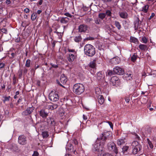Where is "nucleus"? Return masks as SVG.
Segmentation results:
<instances>
[{
  "mask_svg": "<svg viewBox=\"0 0 156 156\" xmlns=\"http://www.w3.org/2000/svg\"><path fill=\"white\" fill-rule=\"evenodd\" d=\"M88 29V26L86 25L82 24L79 26L78 28V31L80 32L85 33Z\"/></svg>",
  "mask_w": 156,
  "mask_h": 156,
  "instance_id": "nucleus-10",
  "label": "nucleus"
},
{
  "mask_svg": "<svg viewBox=\"0 0 156 156\" xmlns=\"http://www.w3.org/2000/svg\"><path fill=\"white\" fill-rule=\"evenodd\" d=\"M109 131L104 132L97 138L96 143L94 145L93 150L94 152L97 151L98 154L101 155L103 152V147L107 137L110 136Z\"/></svg>",
  "mask_w": 156,
  "mask_h": 156,
  "instance_id": "nucleus-1",
  "label": "nucleus"
},
{
  "mask_svg": "<svg viewBox=\"0 0 156 156\" xmlns=\"http://www.w3.org/2000/svg\"><path fill=\"white\" fill-rule=\"evenodd\" d=\"M98 99L99 104L100 105H102L104 102V98L103 96L102 95H100L98 96Z\"/></svg>",
  "mask_w": 156,
  "mask_h": 156,
  "instance_id": "nucleus-21",
  "label": "nucleus"
},
{
  "mask_svg": "<svg viewBox=\"0 0 156 156\" xmlns=\"http://www.w3.org/2000/svg\"><path fill=\"white\" fill-rule=\"evenodd\" d=\"M120 83V80L116 76L112 77L110 80V83L113 86H118Z\"/></svg>",
  "mask_w": 156,
  "mask_h": 156,
  "instance_id": "nucleus-5",
  "label": "nucleus"
},
{
  "mask_svg": "<svg viewBox=\"0 0 156 156\" xmlns=\"http://www.w3.org/2000/svg\"><path fill=\"white\" fill-rule=\"evenodd\" d=\"M130 41L136 44H138V39L136 38L133 37H130Z\"/></svg>",
  "mask_w": 156,
  "mask_h": 156,
  "instance_id": "nucleus-26",
  "label": "nucleus"
},
{
  "mask_svg": "<svg viewBox=\"0 0 156 156\" xmlns=\"http://www.w3.org/2000/svg\"><path fill=\"white\" fill-rule=\"evenodd\" d=\"M69 18L67 17L62 18L60 20V22L62 23H68Z\"/></svg>",
  "mask_w": 156,
  "mask_h": 156,
  "instance_id": "nucleus-27",
  "label": "nucleus"
},
{
  "mask_svg": "<svg viewBox=\"0 0 156 156\" xmlns=\"http://www.w3.org/2000/svg\"><path fill=\"white\" fill-rule=\"evenodd\" d=\"M50 65L51 66V68H57L58 67V66L57 65L55 64L52 63H50Z\"/></svg>",
  "mask_w": 156,
  "mask_h": 156,
  "instance_id": "nucleus-48",
  "label": "nucleus"
},
{
  "mask_svg": "<svg viewBox=\"0 0 156 156\" xmlns=\"http://www.w3.org/2000/svg\"><path fill=\"white\" fill-rule=\"evenodd\" d=\"M105 16L107 15L108 16H111L112 15V13L111 10H106L105 11Z\"/></svg>",
  "mask_w": 156,
  "mask_h": 156,
  "instance_id": "nucleus-36",
  "label": "nucleus"
},
{
  "mask_svg": "<svg viewBox=\"0 0 156 156\" xmlns=\"http://www.w3.org/2000/svg\"><path fill=\"white\" fill-rule=\"evenodd\" d=\"M36 13H33L31 15V19L32 20L34 21L36 19Z\"/></svg>",
  "mask_w": 156,
  "mask_h": 156,
  "instance_id": "nucleus-42",
  "label": "nucleus"
},
{
  "mask_svg": "<svg viewBox=\"0 0 156 156\" xmlns=\"http://www.w3.org/2000/svg\"><path fill=\"white\" fill-rule=\"evenodd\" d=\"M119 15L122 18L124 19L126 18L127 17V14L126 12H121Z\"/></svg>",
  "mask_w": 156,
  "mask_h": 156,
  "instance_id": "nucleus-28",
  "label": "nucleus"
},
{
  "mask_svg": "<svg viewBox=\"0 0 156 156\" xmlns=\"http://www.w3.org/2000/svg\"><path fill=\"white\" fill-rule=\"evenodd\" d=\"M105 28L108 32H111L112 31V30L108 26H106Z\"/></svg>",
  "mask_w": 156,
  "mask_h": 156,
  "instance_id": "nucleus-44",
  "label": "nucleus"
},
{
  "mask_svg": "<svg viewBox=\"0 0 156 156\" xmlns=\"http://www.w3.org/2000/svg\"><path fill=\"white\" fill-rule=\"evenodd\" d=\"M102 156H112V155L108 153H106L103 154Z\"/></svg>",
  "mask_w": 156,
  "mask_h": 156,
  "instance_id": "nucleus-64",
  "label": "nucleus"
},
{
  "mask_svg": "<svg viewBox=\"0 0 156 156\" xmlns=\"http://www.w3.org/2000/svg\"><path fill=\"white\" fill-rule=\"evenodd\" d=\"M73 143L75 145H77L78 144V142L76 139H74L73 140Z\"/></svg>",
  "mask_w": 156,
  "mask_h": 156,
  "instance_id": "nucleus-56",
  "label": "nucleus"
},
{
  "mask_svg": "<svg viewBox=\"0 0 156 156\" xmlns=\"http://www.w3.org/2000/svg\"><path fill=\"white\" fill-rule=\"evenodd\" d=\"M82 9L84 11H87L88 10V8L86 6H83Z\"/></svg>",
  "mask_w": 156,
  "mask_h": 156,
  "instance_id": "nucleus-54",
  "label": "nucleus"
},
{
  "mask_svg": "<svg viewBox=\"0 0 156 156\" xmlns=\"http://www.w3.org/2000/svg\"><path fill=\"white\" fill-rule=\"evenodd\" d=\"M105 13H101L99 14L98 16L101 20L103 19L105 17Z\"/></svg>",
  "mask_w": 156,
  "mask_h": 156,
  "instance_id": "nucleus-35",
  "label": "nucleus"
},
{
  "mask_svg": "<svg viewBox=\"0 0 156 156\" xmlns=\"http://www.w3.org/2000/svg\"><path fill=\"white\" fill-rule=\"evenodd\" d=\"M52 119L51 118H49L47 119V121L48 124L50 125V123L51 121V119Z\"/></svg>",
  "mask_w": 156,
  "mask_h": 156,
  "instance_id": "nucleus-55",
  "label": "nucleus"
},
{
  "mask_svg": "<svg viewBox=\"0 0 156 156\" xmlns=\"http://www.w3.org/2000/svg\"><path fill=\"white\" fill-rule=\"evenodd\" d=\"M75 58V55L73 54L70 53L69 54V56L67 57V59L69 62H72L74 60Z\"/></svg>",
  "mask_w": 156,
  "mask_h": 156,
  "instance_id": "nucleus-17",
  "label": "nucleus"
},
{
  "mask_svg": "<svg viewBox=\"0 0 156 156\" xmlns=\"http://www.w3.org/2000/svg\"><path fill=\"white\" fill-rule=\"evenodd\" d=\"M3 98L4 99L3 100V101L4 103H5L6 101H9V100L10 98H11V97L10 96H9L8 97L5 96L3 97Z\"/></svg>",
  "mask_w": 156,
  "mask_h": 156,
  "instance_id": "nucleus-43",
  "label": "nucleus"
},
{
  "mask_svg": "<svg viewBox=\"0 0 156 156\" xmlns=\"http://www.w3.org/2000/svg\"><path fill=\"white\" fill-rule=\"evenodd\" d=\"M96 60L94 59L93 61L91 62L89 64V66L92 68L94 69L96 67Z\"/></svg>",
  "mask_w": 156,
  "mask_h": 156,
  "instance_id": "nucleus-23",
  "label": "nucleus"
},
{
  "mask_svg": "<svg viewBox=\"0 0 156 156\" xmlns=\"http://www.w3.org/2000/svg\"><path fill=\"white\" fill-rule=\"evenodd\" d=\"M59 96L58 94L56 92H51L49 95V98L50 101L55 102L58 101L59 99Z\"/></svg>",
  "mask_w": 156,
  "mask_h": 156,
  "instance_id": "nucleus-4",
  "label": "nucleus"
},
{
  "mask_svg": "<svg viewBox=\"0 0 156 156\" xmlns=\"http://www.w3.org/2000/svg\"><path fill=\"white\" fill-rule=\"evenodd\" d=\"M115 25L119 30L121 29V26L120 23L118 21H115Z\"/></svg>",
  "mask_w": 156,
  "mask_h": 156,
  "instance_id": "nucleus-32",
  "label": "nucleus"
},
{
  "mask_svg": "<svg viewBox=\"0 0 156 156\" xmlns=\"http://www.w3.org/2000/svg\"><path fill=\"white\" fill-rule=\"evenodd\" d=\"M84 86L81 83H77L75 84L73 87V91L76 94L80 95L84 91Z\"/></svg>",
  "mask_w": 156,
  "mask_h": 156,
  "instance_id": "nucleus-3",
  "label": "nucleus"
},
{
  "mask_svg": "<svg viewBox=\"0 0 156 156\" xmlns=\"http://www.w3.org/2000/svg\"><path fill=\"white\" fill-rule=\"evenodd\" d=\"M55 123L56 122L55 120L53 118H52V119H51V121L50 125L52 126H55Z\"/></svg>",
  "mask_w": 156,
  "mask_h": 156,
  "instance_id": "nucleus-45",
  "label": "nucleus"
},
{
  "mask_svg": "<svg viewBox=\"0 0 156 156\" xmlns=\"http://www.w3.org/2000/svg\"><path fill=\"white\" fill-rule=\"evenodd\" d=\"M43 2V0H39V1L37 3V5H38V4L40 5H41L42 3Z\"/></svg>",
  "mask_w": 156,
  "mask_h": 156,
  "instance_id": "nucleus-63",
  "label": "nucleus"
},
{
  "mask_svg": "<svg viewBox=\"0 0 156 156\" xmlns=\"http://www.w3.org/2000/svg\"><path fill=\"white\" fill-rule=\"evenodd\" d=\"M137 147H132V153L133 154H136L140 150L141 147H139L138 146Z\"/></svg>",
  "mask_w": 156,
  "mask_h": 156,
  "instance_id": "nucleus-19",
  "label": "nucleus"
},
{
  "mask_svg": "<svg viewBox=\"0 0 156 156\" xmlns=\"http://www.w3.org/2000/svg\"><path fill=\"white\" fill-rule=\"evenodd\" d=\"M92 20H93L92 18H87L85 19V21L87 23H90Z\"/></svg>",
  "mask_w": 156,
  "mask_h": 156,
  "instance_id": "nucleus-46",
  "label": "nucleus"
},
{
  "mask_svg": "<svg viewBox=\"0 0 156 156\" xmlns=\"http://www.w3.org/2000/svg\"><path fill=\"white\" fill-rule=\"evenodd\" d=\"M64 15L66 16H67L69 17L70 18L72 17L73 16L71 15L68 12H66L64 13Z\"/></svg>",
  "mask_w": 156,
  "mask_h": 156,
  "instance_id": "nucleus-51",
  "label": "nucleus"
},
{
  "mask_svg": "<svg viewBox=\"0 0 156 156\" xmlns=\"http://www.w3.org/2000/svg\"><path fill=\"white\" fill-rule=\"evenodd\" d=\"M133 76L130 72L125 73L124 74V78L125 80L128 81L132 79Z\"/></svg>",
  "mask_w": 156,
  "mask_h": 156,
  "instance_id": "nucleus-12",
  "label": "nucleus"
},
{
  "mask_svg": "<svg viewBox=\"0 0 156 156\" xmlns=\"http://www.w3.org/2000/svg\"><path fill=\"white\" fill-rule=\"evenodd\" d=\"M101 20L99 19H96L95 20V23L97 24H99L100 23Z\"/></svg>",
  "mask_w": 156,
  "mask_h": 156,
  "instance_id": "nucleus-59",
  "label": "nucleus"
},
{
  "mask_svg": "<svg viewBox=\"0 0 156 156\" xmlns=\"http://www.w3.org/2000/svg\"><path fill=\"white\" fill-rule=\"evenodd\" d=\"M139 48L143 51H145L147 50L148 49V47L147 45L140 44L139 46Z\"/></svg>",
  "mask_w": 156,
  "mask_h": 156,
  "instance_id": "nucleus-24",
  "label": "nucleus"
},
{
  "mask_svg": "<svg viewBox=\"0 0 156 156\" xmlns=\"http://www.w3.org/2000/svg\"><path fill=\"white\" fill-rule=\"evenodd\" d=\"M42 135L44 138H47L48 136V133L46 131L42 132Z\"/></svg>",
  "mask_w": 156,
  "mask_h": 156,
  "instance_id": "nucleus-40",
  "label": "nucleus"
},
{
  "mask_svg": "<svg viewBox=\"0 0 156 156\" xmlns=\"http://www.w3.org/2000/svg\"><path fill=\"white\" fill-rule=\"evenodd\" d=\"M137 55L134 54L131 58V61L133 62L135 61L137 59Z\"/></svg>",
  "mask_w": 156,
  "mask_h": 156,
  "instance_id": "nucleus-37",
  "label": "nucleus"
},
{
  "mask_svg": "<svg viewBox=\"0 0 156 156\" xmlns=\"http://www.w3.org/2000/svg\"><path fill=\"white\" fill-rule=\"evenodd\" d=\"M132 147H137V146H139V147H141V146L138 143V142L137 141H133L132 144Z\"/></svg>",
  "mask_w": 156,
  "mask_h": 156,
  "instance_id": "nucleus-30",
  "label": "nucleus"
},
{
  "mask_svg": "<svg viewBox=\"0 0 156 156\" xmlns=\"http://www.w3.org/2000/svg\"><path fill=\"white\" fill-rule=\"evenodd\" d=\"M120 59L118 57H114L110 60L111 63L113 64H117L120 62Z\"/></svg>",
  "mask_w": 156,
  "mask_h": 156,
  "instance_id": "nucleus-14",
  "label": "nucleus"
},
{
  "mask_svg": "<svg viewBox=\"0 0 156 156\" xmlns=\"http://www.w3.org/2000/svg\"><path fill=\"white\" fill-rule=\"evenodd\" d=\"M39 66L38 65L35 64L34 66V69H32L31 70V71H33V70H35L36 69H37L38 68H39Z\"/></svg>",
  "mask_w": 156,
  "mask_h": 156,
  "instance_id": "nucleus-58",
  "label": "nucleus"
},
{
  "mask_svg": "<svg viewBox=\"0 0 156 156\" xmlns=\"http://www.w3.org/2000/svg\"><path fill=\"white\" fill-rule=\"evenodd\" d=\"M9 148L12 152H18L19 149L18 147L15 144H11L9 146Z\"/></svg>",
  "mask_w": 156,
  "mask_h": 156,
  "instance_id": "nucleus-11",
  "label": "nucleus"
},
{
  "mask_svg": "<svg viewBox=\"0 0 156 156\" xmlns=\"http://www.w3.org/2000/svg\"><path fill=\"white\" fill-rule=\"evenodd\" d=\"M97 78L98 80H100L103 79L105 77V75L102 73L101 72H98L97 74Z\"/></svg>",
  "mask_w": 156,
  "mask_h": 156,
  "instance_id": "nucleus-20",
  "label": "nucleus"
},
{
  "mask_svg": "<svg viewBox=\"0 0 156 156\" xmlns=\"http://www.w3.org/2000/svg\"><path fill=\"white\" fill-rule=\"evenodd\" d=\"M108 149L110 150H112L116 154L118 153L116 145L113 142H110L108 144Z\"/></svg>",
  "mask_w": 156,
  "mask_h": 156,
  "instance_id": "nucleus-7",
  "label": "nucleus"
},
{
  "mask_svg": "<svg viewBox=\"0 0 156 156\" xmlns=\"http://www.w3.org/2000/svg\"><path fill=\"white\" fill-rule=\"evenodd\" d=\"M126 141V140L125 138H122L118 140V145H121L124 144Z\"/></svg>",
  "mask_w": 156,
  "mask_h": 156,
  "instance_id": "nucleus-18",
  "label": "nucleus"
},
{
  "mask_svg": "<svg viewBox=\"0 0 156 156\" xmlns=\"http://www.w3.org/2000/svg\"><path fill=\"white\" fill-rule=\"evenodd\" d=\"M114 72H113L112 70H109L107 71V75L109 76H111L114 74Z\"/></svg>",
  "mask_w": 156,
  "mask_h": 156,
  "instance_id": "nucleus-41",
  "label": "nucleus"
},
{
  "mask_svg": "<svg viewBox=\"0 0 156 156\" xmlns=\"http://www.w3.org/2000/svg\"><path fill=\"white\" fill-rule=\"evenodd\" d=\"M58 106V105L57 104H52L51 105H47L46 107L47 109L51 110H52L57 108Z\"/></svg>",
  "mask_w": 156,
  "mask_h": 156,
  "instance_id": "nucleus-13",
  "label": "nucleus"
},
{
  "mask_svg": "<svg viewBox=\"0 0 156 156\" xmlns=\"http://www.w3.org/2000/svg\"><path fill=\"white\" fill-rule=\"evenodd\" d=\"M148 144L149 145V146L151 148H152L153 147V146L151 142V141H149V142H148Z\"/></svg>",
  "mask_w": 156,
  "mask_h": 156,
  "instance_id": "nucleus-62",
  "label": "nucleus"
},
{
  "mask_svg": "<svg viewBox=\"0 0 156 156\" xmlns=\"http://www.w3.org/2000/svg\"><path fill=\"white\" fill-rule=\"evenodd\" d=\"M39 155V154L37 151H34V153L32 154V156H38Z\"/></svg>",
  "mask_w": 156,
  "mask_h": 156,
  "instance_id": "nucleus-50",
  "label": "nucleus"
},
{
  "mask_svg": "<svg viewBox=\"0 0 156 156\" xmlns=\"http://www.w3.org/2000/svg\"><path fill=\"white\" fill-rule=\"evenodd\" d=\"M98 49L100 50H104V46L102 45V44L99 43L97 45Z\"/></svg>",
  "mask_w": 156,
  "mask_h": 156,
  "instance_id": "nucleus-34",
  "label": "nucleus"
},
{
  "mask_svg": "<svg viewBox=\"0 0 156 156\" xmlns=\"http://www.w3.org/2000/svg\"><path fill=\"white\" fill-rule=\"evenodd\" d=\"M30 59H27L26 62L25 66L27 67H29L30 66Z\"/></svg>",
  "mask_w": 156,
  "mask_h": 156,
  "instance_id": "nucleus-38",
  "label": "nucleus"
},
{
  "mask_svg": "<svg viewBox=\"0 0 156 156\" xmlns=\"http://www.w3.org/2000/svg\"><path fill=\"white\" fill-rule=\"evenodd\" d=\"M28 70L27 69L25 68L23 70V75H25L27 73Z\"/></svg>",
  "mask_w": 156,
  "mask_h": 156,
  "instance_id": "nucleus-60",
  "label": "nucleus"
},
{
  "mask_svg": "<svg viewBox=\"0 0 156 156\" xmlns=\"http://www.w3.org/2000/svg\"><path fill=\"white\" fill-rule=\"evenodd\" d=\"M142 42L144 43H146L147 41V40L145 37H143L142 38Z\"/></svg>",
  "mask_w": 156,
  "mask_h": 156,
  "instance_id": "nucleus-47",
  "label": "nucleus"
},
{
  "mask_svg": "<svg viewBox=\"0 0 156 156\" xmlns=\"http://www.w3.org/2000/svg\"><path fill=\"white\" fill-rule=\"evenodd\" d=\"M16 83V78L15 75V74L13 77V83L12 84L15 85Z\"/></svg>",
  "mask_w": 156,
  "mask_h": 156,
  "instance_id": "nucleus-49",
  "label": "nucleus"
},
{
  "mask_svg": "<svg viewBox=\"0 0 156 156\" xmlns=\"http://www.w3.org/2000/svg\"><path fill=\"white\" fill-rule=\"evenodd\" d=\"M1 31L2 32L4 33L5 34L7 33V30L5 28H2L1 30Z\"/></svg>",
  "mask_w": 156,
  "mask_h": 156,
  "instance_id": "nucleus-57",
  "label": "nucleus"
},
{
  "mask_svg": "<svg viewBox=\"0 0 156 156\" xmlns=\"http://www.w3.org/2000/svg\"><path fill=\"white\" fill-rule=\"evenodd\" d=\"M5 64L3 63H0V69L3 68L5 66Z\"/></svg>",
  "mask_w": 156,
  "mask_h": 156,
  "instance_id": "nucleus-52",
  "label": "nucleus"
},
{
  "mask_svg": "<svg viewBox=\"0 0 156 156\" xmlns=\"http://www.w3.org/2000/svg\"><path fill=\"white\" fill-rule=\"evenodd\" d=\"M84 51L85 54L89 57H92L95 53V48L90 44H87L84 46Z\"/></svg>",
  "mask_w": 156,
  "mask_h": 156,
  "instance_id": "nucleus-2",
  "label": "nucleus"
},
{
  "mask_svg": "<svg viewBox=\"0 0 156 156\" xmlns=\"http://www.w3.org/2000/svg\"><path fill=\"white\" fill-rule=\"evenodd\" d=\"M148 7L149 6L148 5H145L142 7V11L146 13L148 10Z\"/></svg>",
  "mask_w": 156,
  "mask_h": 156,
  "instance_id": "nucleus-33",
  "label": "nucleus"
},
{
  "mask_svg": "<svg viewBox=\"0 0 156 156\" xmlns=\"http://www.w3.org/2000/svg\"><path fill=\"white\" fill-rule=\"evenodd\" d=\"M24 11L26 13H28L29 12L30 10L28 8H26L24 9Z\"/></svg>",
  "mask_w": 156,
  "mask_h": 156,
  "instance_id": "nucleus-61",
  "label": "nucleus"
},
{
  "mask_svg": "<svg viewBox=\"0 0 156 156\" xmlns=\"http://www.w3.org/2000/svg\"><path fill=\"white\" fill-rule=\"evenodd\" d=\"M74 40L76 42H79L81 41L82 38L80 35L76 36L74 37Z\"/></svg>",
  "mask_w": 156,
  "mask_h": 156,
  "instance_id": "nucleus-25",
  "label": "nucleus"
},
{
  "mask_svg": "<svg viewBox=\"0 0 156 156\" xmlns=\"http://www.w3.org/2000/svg\"><path fill=\"white\" fill-rule=\"evenodd\" d=\"M48 113L45 110L41 109L40 111L39 115L43 118H46L48 115Z\"/></svg>",
  "mask_w": 156,
  "mask_h": 156,
  "instance_id": "nucleus-15",
  "label": "nucleus"
},
{
  "mask_svg": "<svg viewBox=\"0 0 156 156\" xmlns=\"http://www.w3.org/2000/svg\"><path fill=\"white\" fill-rule=\"evenodd\" d=\"M34 109V107L27 108L22 112V114L23 115H29L33 112Z\"/></svg>",
  "mask_w": 156,
  "mask_h": 156,
  "instance_id": "nucleus-9",
  "label": "nucleus"
},
{
  "mask_svg": "<svg viewBox=\"0 0 156 156\" xmlns=\"http://www.w3.org/2000/svg\"><path fill=\"white\" fill-rule=\"evenodd\" d=\"M107 122L108 123L111 128H112V129H113V125L112 123L110 121H108Z\"/></svg>",
  "mask_w": 156,
  "mask_h": 156,
  "instance_id": "nucleus-53",
  "label": "nucleus"
},
{
  "mask_svg": "<svg viewBox=\"0 0 156 156\" xmlns=\"http://www.w3.org/2000/svg\"><path fill=\"white\" fill-rule=\"evenodd\" d=\"M129 147L127 146H125L122 148V152L125 154H127L129 153L128 151Z\"/></svg>",
  "mask_w": 156,
  "mask_h": 156,
  "instance_id": "nucleus-22",
  "label": "nucleus"
},
{
  "mask_svg": "<svg viewBox=\"0 0 156 156\" xmlns=\"http://www.w3.org/2000/svg\"><path fill=\"white\" fill-rule=\"evenodd\" d=\"M67 80V77L64 74H62L61 76L60 81L62 84H65L66 83Z\"/></svg>",
  "mask_w": 156,
  "mask_h": 156,
  "instance_id": "nucleus-16",
  "label": "nucleus"
},
{
  "mask_svg": "<svg viewBox=\"0 0 156 156\" xmlns=\"http://www.w3.org/2000/svg\"><path fill=\"white\" fill-rule=\"evenodd\" d=\"M139 19L138 18H137V20L134 23L135 28H137L139 27Z\"/></svg>",
  "mask_w": 156,
  "mask_h": 156,
  "instance_id": "nucleus-31",
  "label": "nucleus"
},
{
  "mask_svg": "<svg viewBox=\"0 0 156 156\" xmlns=\"http://www.w3.org/2000/svg\"><path fill=\"white\" fill-rule=\"evenodd\" d=\"M23 73V70L22 69H20L18 72V74L19 75V78H21L22 77V74Z\"/></svg>",
  "mask_w": 156,
  "mask_h": 156,
  "instance_id": "nucleus-39",
  "label": "nucleus"
},
{
  "mask_svg": "<svg viewBox=\"0 0 156 156\" xmlns=\"http://www.w3.org/2000/svg\"><path fill=\"white\" fill-rule=\"evenodd\" d=\"M26 137L23 135L20 136L18 138V143L20 145H24L27 143Z\"/></svg>",
  "mask_w": 156,
  "mask_h": 156,
  "instance_id": "nucleus-6",
  "label": "nucleus"
},
{
  "mask_svg": "<svg viewBox=\"0 0 156 156\" xmlns=\"http://www.w3.org/2000/svg\"><path fill=\"white\" fill-rule=\"evenodd\" d=\"M66 149V150L69 151L70 152L73 151V146L72 144H70L69 146L68 145Z\"/></svg>",
  "mask_w": 156,
  "mask_h": 156,
  "instance_id": "nucleus-29",
  "label": "nucleus"
},
{
  "mask_svg": "<svg viewBox=\"0 0 156 156\" xmlns=\"http://www.w3.org/2000/svg\"><path fill=\"white\" fill-rule=\"evenodd\" d=\"M114 73L119 75H122L124 73V69L120 67L116 66L113 69Z\"/></svg>",
  "mask_w": 156,
  "mask_h": 156,
  "instance_id": "nucleus-8",
  "label": "nucleus"
}]
</instances>
